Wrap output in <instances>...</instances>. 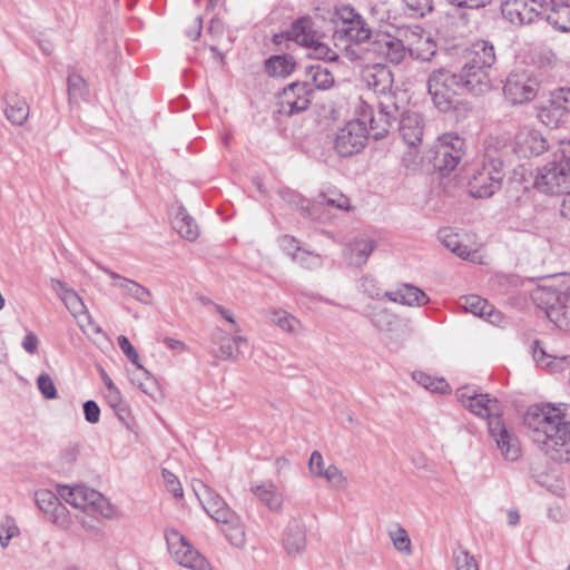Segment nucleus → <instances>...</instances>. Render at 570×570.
Masks as SVG:
<instances>
[{"instance_id": "34", "label": "nucleus", "mask_w": 570, "mask_h": 570, "mask_svg": "<svg viewBox=\"0 0 570 570\" xmlns=\"http://www.w3.org/2000/svg\"><path fill=\"white\" fill-rule=\"evenodd\" d=\"M174 228L186 240L194 242L199 236V227L195 219L186 212L184 207H179L173 220Z\"/></svg>"}, {"instance_id": "6", "label": "nucleus", "mask_w": 570, "mask_h": 570, "mask_svg": "<svg viewBox=\"0 0 570 570\" xmlns=\"http://www.w3.org/2000/svg\"><path fill=\"white\" fill-rule=\"evenodd\" d=\"M495 59L493 45L487 40H478L469 48L466 61L461 70L468 75V78H471L479 90L485 92L491 88L489 70Z\"/></svg>"}, {"instance_id": "58", "label": "nucleus", "mask_w": 570, "mask_h": 570, "mask_svg": "<svg viewBox=\"0 0 570 570\" xmlns=\"http://www.w3.org/2000/svg\"><path fill=\"white\" fill-rule=\"evenodd\" d=\"M210 518L225 528L228 524H236L237 518L239 517L228 505H226L222 510H218L217 513H214Z\"/></svg>"}, {"instance_id": "64", "label": "nucleus", "mask_w": 570, "mask_h": 570, "mask_svg": "<svg viewBox=\"0 0 570 570\" xmlns=\"http://www.w3.org/2000/svg\"><path fill=\"white\" fill-rule=\"evenodd\" d=\"M21 345L27 353L35 354L38 350L39 340L36 334L29 332L23 337Z\"/></svg>"}, {"instance_id": "28", "label": "nucleus", "mask_w": 570, "mask_h": 570, "mask_svg": "<svg viewBox=\"0 0 570 570\" xmlns=\"http://www.w3.org/2000/svg\"><path fill=\"white\" fill-rule=\"evenodd\" d=\"M383 296L406 306H422L429 302L428 295L411 284H402L395 291L385 292Z\"/></svg>"}, {"instance_id": "61", "label": "nucleus", "mask_w": 570, "mask_h": 570, "mask_svg": "<svg viewBox=\"0 0 570 570\" xmlns=\"http://www.w3.org/2000/svg\"><path fill=\"white\" fill-rule=\"evenodd\" d=\"M82 407H83L85 419L87 422H89L91 424L99 422L100 409L95 401H92V400L86 401L83 403Z\"/></svg>"}, {"instance_id": "38", "label": "nucleus", "mask_w": 570, "mask_h": 570, "mask_svg": "<svg viewBox=\"0 0 570 570\" xmlns=\"http://www.w3.org/2000/svg\"><path fill=\"white\" fill-rule=\"evenodd\" d=\"M214 342L219 345L218 352L215 353V356L222 360H230L236 357L239 344L245 343L246 340L243 336L229 338L223 335L220 337H216Z\"/></svg>"}, {"instance_id": "47", "label": "nucleus", "mask_w": 570, "mask_h": 570, "mask_svg": "<svg viewBox=\"0 0 570 570\" xmlns=\"http://www.w3.org/2000/svg\"><path fill=\"white\" fill-rule=\"evenodd\" d=\"M456 570H479L475 558L470 552L460 547L453 552Z\"/></svg>"}, {"instance_id": "15", "label": "nucleus", "mask_w": 570, "mask_h": 570, "mask_svg": "<svg viewBox=\"0 0 570 570\" xmlns=\"http://www.w3.org/2000/svg\"><path fill=\"white\" fill-rule=\"evenodd\" d=\"M336 17L342 21L335 33L346 37L354 42H366L373 38L371 28L364 18L350 6H342L336 9Z\"/></svg>"}, {"instance_id": "44", "label": "nucleus", "mask_w": 570, "mask_h": 570, "mask_svg": "<svg viewBox=\"0 0 570 570\" xmlns=\"http://www.w3.org/2000/svg\"><path fill=\"white\" fill-rule=\"evenodd\" d=\"M317 205H326L338 209H348L350 200L345 195L341 193L327 191L318 196V199L314 207H316Z\"/></svg>"}, {"instance_id": "4", "label": "nucleus", "mask_w": 570, "mask_h": 570, "mask_svg": "<svg viewBox=\"0 0 570 570\" xmlns=\"http://www.w3.org/2000/svg\"><path fill=\"white\" fill-rule=\"evenodd\" d=\"M532 298L557 327L570 330V275H564L557 286H539Z\"/></svg>"}, {"instance_id": "52", "label": "nucleus", "mask_w": 570, "mask_h": 570, "mask_svg": "<svg viewBox=\"0 0 570 570\" xmlns=\"http://www.w3.org/2000/svg\"><path fill=\"white\" fill-rule=\"evenodd\" d=\"M105 397L111 409H114L117 415L124 420L122 414L126 412V404L122 401L120 391L117 387H110L106 390Z\"/></svg>"}, {"instance_id": "32", "label": "nucleus", "mask_w": 570, "mask_h": 570, "mask_svg": "<svg viewBox=\"0 0 570 570\" xmlns=\"http://www.w3.org/2000/svg\"><path fill=\"white\" fill-rule=\"evenodd\" d=\"M364 315L380 331H392L396 323L395 314L376 304H368L364 309Z\"/></svg>"}, {"instance_id": "35", "label": "nucleus", "mask_w": 570, "mask_h": 570, "mask_svg": "<svg viewBox=\"0 0 570 570\" xmlns=\"http://www.w3.org/2000/svg\"><path fill=\"white\" fill-rule=\"evenodd\" d=\"M6 116L13 125H23L29 116V106L27 101L17 95L8 96Z\"/></svg>"}, {"instance_id": "26", "label": "nucleus", "mask_w": 570, "mask_h": 570, "mask_svg": "<svg viewBox=\"0 0 570 570\" xmlns=\"http://www.w3.org/2000/svg\"><path fill=\"white\" fill-rule=\"evenodd\" d=\"M101 269L114 279L112 285L121 289L125 294L145 305L153 303V294L148 288L132 279L120 276L107 267H101Z\"/></svg>"}, {"instance_id": "7", "label": "nucleus", "mask_w": 570, "mask_h": 570, "mask_svg": "<svg viewBox=\"0 0 570 570\" xmlns=\"http://www.w3.org/2000/svg\"><path fill=\"white\" fill-rule=\"evenodd\" d=\"M377 107V111L374 112L373 108L362 99L356 106L358 118L364 121L365 127L368 125L367 130L376 140L389 132L400 116L394 96H385V99H380Z\"/></svg>"}, {"instance_id": "31", "label": "nucleus", "mask_w": 570, "mask_h": 570, "mask_svg": "<svg viewBox=\"0 0 570 570\" xmlns=\"http://www.w3.org/2000/svg\"><path fill=\"white\" fill-rule=\"evenodd\" d=\"M51 286L72 315H78L79 313L85 312L86 305L83 304L81 297L72 288H69L63 282L59 279H51Z\"/></svg>"}, {"instance_id": "63", "label": "nucleus", "mask_w": 570, "mask_h": 570, "mask_svg": "<svg viewBox=\"0 0 570 570\" xmlns=\"http://www.w3.org/2000/svg\"><path fill=\"white\" fill-rule=\"evenodd\" d=\"M386 7V2L376 3L371 9L372 16L380 22H389L391 19V14Z\"/></svg>"}, {"instance_id": "46", "label": "nucleus", "mask_w": 570, "mask_h": 570, "mask_svg": "<svg viewBox=\"0 0 570 570\" xmlns=\"http://www.w3.org/2000/svg\"><path fill=\"white\" fill-rule=\"evenodd\" d=\"M119 348L122 353L128 357V360L140 370L147 377H149L150 373L139 363V355L132 344L125 335H119L117 338Z\"/></svg>"}, {"instance_id": "14", "label": "nucleus", "mask_w": 570, "mask_h": 570, "mask_svg": "<svg viewBox=\"0 0 570 570\" xmlns=\"http://www.w3.org/2000/svg\"><path fill=\"white\" fill-rule=\"evenodd\" d=\"M547 0H505L502 3V16L517 26L530 24L543 19Z\"/></svg>"}, {"instance_id": "3", "label": "nucleus", "mask_w": 570, "mask_h": 570, "mask_svg": "<svg viewBox=\"0 0 570 570\" xmlns=\"http://www.w3.org/2000/svg\"><path fill=\"white\" fill-rule=\"evenodd\" d=\"M399 32L403 39L389 33L377 32L373 35V50L377 52L379 56L384 57L394 65L401 63L409 52L412 53V46L415 43L426 46V50L429 51L428 55L417 53V58H421L423 61H430L435 55V43L429 36L424 37L421 35L422 29L417 27L416 30L405 28L401 29Z\"/></svg>"}, {"instance_id": "53", "label": "nucleus", "mask_w": 570, "mask_h": 570, "mask_svg": "<svg viewBox=\"0 0 570 570\" xmlns=\"http://www.w3.org/2000/svg\"><path fill=\"white\" fill-rule=\"evenodd\" d=\"M200 503L209 517H212L214 513H217L218 510H222L227 505L225 500L215 491H213L210 495L204 498Z\"/></svg>"}, {"instance_id": "9", "label": "nucleus", "mask_w": 570, "mask_h": 570, "mask_svg": "<svg viewBox=\"0 0 570 570\" xmlns=\"http://www.w3.org/2000/svg\"><path fill=\"white\" fill-rule=\"evenodd\" d=\"M291 37L297 45L308 50L309 58L327 61H335L338 58L336 51L324 41V36L314 30L311 19L296 20L292 26Z\"/></svg>"}, {"instance_id": "37", "label": "nucleus", "mask_w": 570, "mask_h": 570, "mask_svg": "<svg viewBox=\"0 0 570 570\" xmlns=\"http://www.w3.org/2000/svg\"><path fill=\"white\" fill-rule=\"evenodd\" d=\"M306 81H311L316 89L326 90L334 85L332 72L321 65H312L306 69Z\"/></svg>"}, {"instance_id": "21", "label": "nucleus", "mask_w": 570, "mask_h": 570, "mask_svg": "<svg viewBox=\"0 0 570 570\" xmlns=\"http://www.w3.org/2000/svg\"><path fill=\"white\" fill-rule=\"evenodd\" d=\"M362 79L371 90L380 96V99H385V96H394L392 92L393 73L385 65L367 66L362 71Z\"/></svg>"}, {"instance_id": "62", "label": "nucleus", "mask_w": 570, "mask_h": 570, "mask_svg": "<svg viewBox=\"0 0 570 570\" xmlns=\"http://www.w3.org/2000/svg\"><path fill=\"white\" fill-rule=\"evenodd\" d=\"M308 469L312 474L315 476H320L323 472V470L326 469L324 459L322 454L318 451H314L311 454L309 462H308Z\"/></svg>"}, {"instance_id": "30", "label": "nucleus", "mask_w": 570, "mask_h": 570, "mask_svg": "<svg viewBox=\"0 0 570 570\" xmlns=\"http://www.w3.org/2000/svg\"><path fill=\"white\" fill-rule=\"evenodd\" d=\"M375 248V242L371 238H356L351 242L345 250L348 263L354 266L365 264Z\"/></svg>"}, {"instance_id": "49", "label": "nucleus", "mask_w": 570, "mask_h": 570, "mask_svg": "<svg viewBox=\"0 0 570 570\" xmlns=\"http://www.w3.org/2000/svg\"><path fill=\"white\" fill-rule=\"evenodd\" d=\"M223 531L234 547L240 548L245 544V531L240 524L239 518H237L236 524H228L223 528Z\"/></svg>"}, {"instance_id": "33", "label": "nucleus", "mask_w": 570, "mask_h": 570, "mask_svg": "<svg viewBox=\"0 0 570 570\" xmlns=\"http://www.w3.org/2000/svg\"><path fill=\"white\" fill-rule=\"evenodd\" d=\"M253 493L269 510L277 511L283 504V494L273 482H264L259 485L252 487Z\"/></svg>"}, {"instance_id": "51", "label": "nucleus", "mask_w": 570, "mask_h": 570, "mask_svg": "<svg viewBox=\"0 0 570 570\" xmlns=\"http://www.w3.org/2000/svg\"><path fill=\"white\" fill-rule=\"evenodd\" d=\"M294 262L307 269L318 268L322 265V258L320 255L305 249L296 253Z\"/></svg>"}, {"instance_id": "41", "label": "nucleus", "mask_w": 570, "mask_h": 570, "mask_svg": "<svg viewBox=\"0 0 570 570\" xmlns=\"http://www.w3.org/2000/svg\"><path fill=\"white\" fill-rule=\"evenodd\" d=\"M68 96L71 104L82 100L88 95V87L85 79L77 75L70 73L67 79Z\"/></svg>"}, {"instance_id": "13", "label": "nucleus", "mask_w": 570, "mask_h": 570, "mask_svg": "<svg viewBox=\"0 0 570 570\" xmlns=\"http://www.w3.org/2000/svg\"><path fill=\"white\" fill-rule=\"evenodd\" d=\"M368 130L358 117L342 127L334 140V148L343 157L361 151L367 140Z\"/></svg>"}, {"instance_id": "25", "label": "nucleus", "mask_w": 570, "mask_h": 570, "mask_svg": "<svg viewBox=\"0 0 570 570\" xmlns=\"http://www.w3.org/2000/svg\"><path fill=\"white\" fill-rule=\"evenodd\" d=\"M283 546L291 556L301 554L306 547L305 525L301 519H292L285 528Z\"/></svg>"}, {"instance_id": "45", "label": "nucleus", "mask_w": 570, "mask_h": 570, "mask_svg": "<svg viewBox=\"0 0 570 570\" xmlns=\"http://www.w3.org/2000/svg\"><path fill=\"white\" fill-rule=\"evenodd\" d=\"M389 535L397 551L406 556L412 553L411 539L404 528L397 525L395 530L390 531Z\"/></svg>"}, {"instance_id": "22", "label": "nucleus", "mask_w": 570, "mask_h": 570, "mask_svg": "<svg viewBox=\"0 0 570 570\" xmlns=\"http://www.w3.org/2000/svg\"><path fill=\"white\" fill-rule=\"evenodd\" d=\"M548 148L543 136L535 129L521 128L514 138V153L522 158L539 156Z\"/></svg>"}, {"instance_id": "42", "label": "nucleus", "mask_w": 570, "mask_h": 570, "mask_svg": "<svg viewBox=\"0 0 570 570\" xmlns=\"http://www.w3.org/2000/svg\"><path fill=\"white\" fill-rule=\"evenodd\" d=\"M272 322L291 334H298L301 331V322L285 311H274L272 313Z\"/></svg>"}, {"instance_id": "29", "label": "nucleus", "mask_w": 570, "mask_h": 570, "mask_svg": "<svg viewBox=\"0 0 570 570\" xmlns=\"http://www.w3.org/2000/svg\"><path fill=\"white\" fill-rule=\"evenodd\" d=\"M438 239L445 248L458 257L472 262L475 259L476 252L469 249V247L463 244L461 235L454 232L453 228H441L438 233Z\"/></svg>"}, {"instance_id": "59", "label": "nucleus", "mask_w": 570, "mask_h": 570, "mask_svg": "<svg viewBox=\"0 0 570 570\" xmlns=\"http://www.w3.org/2000/svg\"><path fill=\"white\" fill-rule=\"evenodd\" d=\"M279 246L293 261L295 259L296 253L302 250L298 240L289 235H284L279 238Z\"/></svg>"}, {"instance_id": "23", "label": "nucleus", "mask_w": 570, "mask_h": 570, "mask_svg": "<svg viewBox=\"0 0 570 570\" xmlns=\"http://www.w3.org/2000/svg\"><path fill=\"white\" fill-rule=\"evenodd\" d=\"M543 19L554 30L570 32V0H547Z\"/></svg>"}, {"instance_id": "1", "label": "nucleus", "mask_w": 570, "mask_h": 570, "mask_svg": "<svg viewBox=\"0 0 570 570\" xmlns=\"http://www.w3.org/2000/svg\"><path fill=\"white\" fill-rule=\"evenodd\" d=\"M524 424L546 455L556 462L570 461V404L530 406Z\"/></svg>"}, {"instance_id": "56", "label": "nucleus", "mask_w": 570, "mask_h": 570, "mask_svg": "<svg viewBox=\"0 0 570 570\" xmlns=\"http://www.w3.org/2000/svg\"><path fill=\"white\" fill-rule=\"evenodd\" d=\"M37 386L46 399L52 400L57 397V389L48 374L42 373L38 376Z\"/></svg>"}, {"instance_id": "12", "label": "nucleus", "mask_w": 570, "mask_h": 570, "mask_svg": "<svg viewBox=\"0 0 570 570\" xmlns=\"http://www.w3.org/2000/svg\"><path fill=\"white\" fill-rule=\"evenodd\" d=\"M488 432L505 461L515 462L521 458L520 441L513 430L508 428L502 416L494 417L488 423Z\"/></svg>"}, {"instance_id": "18", "label": "nucleus", "mask_w": 570, "mask_h": 570, "mask_svg": "<svg viewBox=\"0 0 570 570\" xmlns=\"http://www.w3.org/2000/svg\"><path fill=\"white\" fill-rule=\"evenodd\" d=\"M464 140L454 134H445L439 138L435 149V167L442 171L453 170L463 156Z\"/></svg>"}, {"instance_id": "27", "label": "nucleus", "mask_w": 570, "mask_h": 570, "mask_svg": "<svg viewBox=\"0 0 570 570\" xmlns=\"http://www.w3.org/2000/svg\"><path fill=\"white\" fill-rule=\"evenodd\" d=\"M423 129V118L420 114L406 111L401 116L399 130L406 145L414 147L421 142Z\"/></svg>"}, {"instance_id": "16", "label": "nucleus", "mask_w": 570, "mask_h": 570, "mask_svg": "<svg viewBox=\"0 0 570 570\" xmlns=\"http://www.w3.org/2000/svg\"><path fill=\"white\" fill-rule=\"evenodd\" d=\"M539 82L530 73L512 72L508 76L503 94L512 105H522L531 101L538 94Z\"/></svg>"}, {"instance_id": "55", "label": "nucleus", "mask_w": 570, "mask_h": 570, "mask_svg": "<svg viewBox=\"0 0 570 570\" xmlns=\"http://www.w3.org/2000/svg\"><path fill=\"white\" fill-rule=\"evenodd\" d=\"M80 328L86 334H99L101 328L92 321V317L88 313L87 308L85 312L79 313L78 315H72Z\"/></svg>"}, {"instance_id": "54", "label": "nucleus", "mask_w": 570, "mask_h": 570, "mask_svg": "<svg viewBox=\"0 0 570 570\" xmlns=\"http://www.w3.org/2000/svg\"><path fill=\"white\" fill-rule=\"evenodd\" d=\"M551 99L552 105L557 106V109L570 114V87L559 88L553 91Z\"/></svg>"}, {"instance_id": "39", "label": "nucleus", "mask_w": 570, "mask_h": 570, "mask_svg": "<svg viewBox=\"0 0 570 570\" xmlns=\"http://www.w3.org/2000/svg\"><path fill=\"white\" fill-rule=\"evenodd\" d=\"M532 356L537 364L546 367L557 368L560 367L563 363H569L568 357H556L553 355L548 354L544 348L541 346L540 341L535 340L531 346Z\"/></svg>"}, {"instance_id": "57", "label": "nucleus", "mask_w": 570, "mask_h": 570, "mask_svg": "<svg viewBox=\"0 0 570 570\" xmlns=\"http://www.w3.org/2000/svg\"><path fill=\"white\" fill-rule=\"evenodd\" d=\"M358 288L362 293L366 294L370 298L381 299L384 293L377 287L376 282L370 277H363L358 282Z\"/></svg>"}, {"instance_id": "40", "label": "nucleus", "mask_w": 570, "mask_h": 570, "mask_svg": "<svg viewBox=\"0 0 570 570\" xmlns=\"http://www.w3.org/2000/svg\"><path fill=\"white\" fill-rule=\"evenodd\" d=\"M412 379L423 386L425 390H429L431 392L435 393H446L450 390L449 384L444 379L439 377H432L429 374L420 371H415L412 373Z\"/></svg>"}, {"instance_id": "11", "label": "nucleus", "mask_w": 570, "mask_h": 570, "mask_svg": "<svg viewBox=\"0 0 570 570\" xmlns=\"http://www.w3.org/2000/svg\"><path fill=\"white\" fill-rule=\"evenodd\" d=\"M455 395L464 407L474 415L487 419L488 423L494 417H501L503 414L502 404L490 394L478 393L470 387H461L456 390Z\"/></svg>"}, {"instance_id": "50", "label": "nucleus", "mask_w": 570, "mask_h": 570, "mask_svg": "<svg viewBox=\"0 0 570 570\" xmlns=\"http://www.w3.org/2000/svg\"><path fill=\"white\" fill-rule=\"evenodd\" d=\"M562 116V111L557 109V106L552 105V99L550 104L539 111V118L543 124L550 127H557L560 122V117Z\"/></svg>"}, {"instance_id": "43", "label": "nucleus", "mask_w": 570, "mask_h": 570, "mask_svg": "<svg viewBox=\"0 0 570 570\" xmlns=\"http://www.w3.org/2000/svg\"><path fill=\"white\" fill-rule=\"evenodd\" d=\"M406 13L412 18H422L433 10L432 0H402Z\"/></svg>"}, {"instance_id": "48", "label": "nucleus", "mask_w": 570, "mask_h": 570, "mask_svg": "<svg viewBox=\"0 0 570 570\" xmlns=\"http://www.w3.org/2000/svg\"><path fill=\"white\" fill-rule=\"evenodd\" d=\"M320 478L326 479V481L335 487L336 489H345L347 485V480L344 476L343 472L336 465H328L325 470H323Z\"/></svg>"}, {"instance_id": "60", "label": "nucleus", "mask_w": 570, "mask_h": 570, "mask_svg": "<svg viewBox=\"0 0 570 570\" xmlns=\"http://www.w3.org/2000/svg\"><path fill=\"white\" fill-rule=\"evenodd\" d=\"M163 478L166 483L167 490L171 492L174 497L179 498L183 495V488L174 473L164 469Z\"/></svg>"}, {"instance_id": "17", "label": "nucleus", "mask_w": 570, "mask_h": 570, "mask_svg": "<svg viewBox=\"0 0 570 570\" xmlns=\"http://www.w3.org/2000/svg\"><path fill=\"white\" fill-rule=\"evenodd\" d=\"M503 174L493 164L483 165L469 180V193L474 198L491 197L501 188Z\"/></svg>"}, {"instance_id": "10", "label": "nucleus", "mask_w": 570, "mask_h": 570, "mask_svg": "<svg viewBox=\"0 0 570 570\" xmlns=\"http://www.w3.org/2000/svg\"><path fill=\"white\" fill-rule=\"evenodd\" d=\"M165 539L168 551L174 560L181 567L191 570H210L209 562L197 549L176 529H167Z\"/></svg>"}, {"instance_id": "2", "label": "nucleus", "mask_w": 570, "mask_h": 570, "mask_svg": "<svg viewBox=\"0 0 570 570\" xmlns=\"http://www.w3.org/2000/svg\"><path fill=\"white\" fill-rule=\"evenodd\" d=\"M428 91L434 106L441 112H449L464 106L462 96L468 92L473 95L483 94L474 86L471 78H468L465 72L462 70L454 72L448 68H439L430 73Z\"/></svg>"}, {"instance_id": "24", "label": "nucleus", "mask_w": 570, "mask_h": 570, "mask_svg": "<svg viewBox=\"0 0 570 570\" xmlns=\"http://www.w3.org/2000/svg\"><path fill=\"white\" fill-rule=\"evenodd\" d=\"M461 306L469 313L485 318L493 325H501L503 315L497 311L487 299L478 295H468L461 298Z\"/></svg>"}, {"instance_id": "20", "label": "nucleus", "mask_w": 570, "mask_h": 570, "mask_svg": "<svg viewBox=\"0 0 570 570\" xmlns=\"http://www.w3.org/2000/svg\"><path fill=\"white\" fill-rule=\"evenodd\" d=\"M311 95L308 81L291 83L281 94V111L289 116L305 111L311 104Z\"/></svg>"}, {"instance_id": "36", "label": "nucleus", "mask_w": 570, "mask_h": 570, "mask_svg": "<svg viewBox=\"0 0 570 570\" xmlns=\"http://www.w3.org/2000/svg\"><path fill=\"white\" fill-rule=\"evenodd\" d=\"M296 62L292 56H273L265 62V70L272 77L285 78L295 69Z\"/></svg>"}, {"instance_id": "8", "label": "nucleus", "mask_w": 570, "mask_h": 570, "mask_svg": "<svg viewBox=\"0 0 570 570\" xmlns=\"http://www.w3.org/2000/svg\"><path fill=\"white\" fill-rule=\"evenodd\" d=\"M58 493L61 499L76 509L98 512L107 519L116 517L115 507L100 492L91 488L61 485Z\"/></svg>"}, {"instance_id": "5", "label": "nucleus", "mask_w": 570, "mask_h": 570, "mask_svg": "<svg viewBox=\"0 0 570 570\" xmlns=\"http://www.w3.org/2000/svg\"><path fill=\"white\" fill-rule=\"evenodd\" d=\"M534 186L546 194H564L570 189V140L561 141L556 160L543 166L535 176Z\"/></svg>"}, {"instance_id": "19", "label": "nucleus", "mask_w": 570, "mask_h": 570, "mask_svg": "<svg viewBox=\"0 0 570 570\" xmlns=\"http://www.w3.org/2000/svg\"><path fill=\"white\" fill-rule=\"evenodd\" d=\"M35 499L38 508L47 519L61 529H68L71 524L68 509L61 503L58 495L47 489L36 491Z\"/></svg>"}]
</instances>
